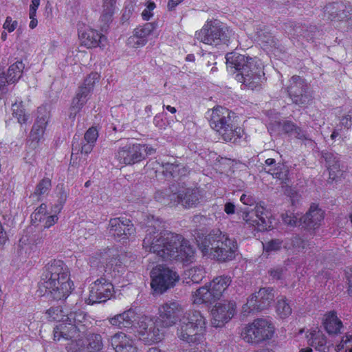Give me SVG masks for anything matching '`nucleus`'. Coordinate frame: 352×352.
I'll return each mask as SVG.
<instances>
[{
	"instance_id": "f257e3e1",
	"label": "nucleus",
	"mask_w": 352,
	"mask_h": 352,
	"mask_svg": "<svg viewBox=\"0 0 352 352\" xmlns=\"http://www.w3.org/2000/svg\"><path fill=\"white\" fill-rule=\"evenodd\" d=\"M161 224L160 219L154 216L148 217L143 248L163 261H191L195 252L189 242L179 234L162 230Z\"/></svg>"
},
{
	"instance_id": "f03ea898",
	"label": "nucleus",
	"mask_w": 352,
	"mask_h": 352,
	"mask_svg": "<svg viewBox=\"0 0 352 352\" xmlns=\"http://www.w3.org/2000/svg\"><path fill=\"white\" fill-rule=\"evenodd\" d=\"M182 312L183 308L178 302L168 301L160 306L158 320L166 328L173 326L179 319L177 329V337L188 344L200 343L206 328L205 317L199 311L189 310L179 318Z\"/></svg>"
},
{
	"instance_id": "7ed1b4c3",
	"label": "nucleus",
	"mask_w": 352,
	"mask_h": 352,
	"mask_svg": "<svg viewBox=\"0 0 352 352\" xmlns=\"http://www.w3.org/2000/svg\"><path fill=\"white\" fill-rule=\"evenodd\" d=\"M40 288H45V294L56 300L66 299L73 289L69 270L60 260H53L43 268L39 282Z\"/></svg>"
},
{
	"instance_id": "20e7f679",
	"label": "nucleus",
	"mask_w": 352,
	"mask_h": 352,
	"mask_svg": "<svg viewBox=\"0 0 352 352\" xmlns=\"http://www.w3.org/2000/svg\"><path fill=\"white\" fill-rule=\"evenodd\" d=\"M226 63L239 72L236 79L246 87L251 90L261 87L265 74L259 60L234 52L226 54Z\"/></svg>"
},
{
	"instance_id": "39448f33",
	"label": "nucleus",
	"mask_w": 352,
	"mask_h": 352,
	"mask_svg": "<svg viewBox=\"0 0 352 352\" xmlns=\"http://www.w3.org/2000/svg\"><path fill=\"white\" fill-rule=\"evenodd\" d=\"M198 247L204 256L225 262L235 257L237 243L219 229H214L204 237L198 236Z\"/></svg>"
},
{
	"instance_id": "423d86ee",
	"label": "nucleus",
	"mask_w": 352,
	"mask_h": 352,
	"mask_svg": "<svg viewBox=\"0 0 352 352\" xmlns=\"http://www.w3.org/2000/svg\"><path fill=\"white\" fill-rule=\"evenodd\" d=\"M236 121V114L222 107H217L212 110L209 120L210 126L224 141L234 144L238 142L243 133V130L237 126Z\"/></svg>"
},
{
	"instance_id": "0eeeda50",
	"label": "nucleus",
	"mask_w": 352,
	"mask_h": 352,
	"mask_svg": "<svg viewBox=\"0 0 352 352\" xmlns=\"http://www.w3.org/2000/svg\"><path fill=\"white\" fill-rule=\"evenodd\" d=\"M231 283L232 278L230 276H217L208 286L196 290L195 302L211 304L215 302L228 293Z\"/></svg>"
},
{
	"instance_id": "6e6552de",
	"label": "nucleus",
	"mask_w": 352,
	"mask_h": 352,
	"mask_svg": "<svg viewBox=\"0 0 352 352\" xmlns=\"http://www.w3.org/2000/svg\"><path fill=\"white\" fill-rule=\"evenodd\" d=\"M232 35V31L219 24L217 21H208L195 33L196 38L208 45L218 46L227 45Z\"/></svg>"
},
{
	"instance_id": "1a4fd4ad",
	"label": "nucleus",
	"mask_w": 352,
	"mask_h": 352,
	"mask_svg": "<svg viewBox=\"0 0 352 352\" xmlns=\"http://www.w3.org/2000/svg\"><path fill=\"white\" fill-rule=\"evenodd\" d=\"M274 327L267 319L258 318L248 324L242 333L243 340L250 344H257L270 340L274 335Z\"/></svg>"
},
{
	"instance_id": "9d476101",
	"label": "nucleus",
	"mask_w": 352,
	"mask_h": 352,
	"mask_svg": "<svg viewBox=\"0 0 352 352\" xmlns=\"http://www.w3.org/2000/svg\"><path fill=\"white\" fill-rule=\"evenodd\" d=\"M170 199L174 206L178 205L185 208L196 207L201 199L200 191L197 188L187 186L184 183H178L170 187Z\"/></svg>"
},
{
	"instance_id": "9b49d317",
	"label": "nucleus",
	"mask_w": 352,
	"mask_h": 352,
	"mask_svg": "<svg viewBox=\"0 0 352 352\" xmlns=\"http://www.w3.org/2000/svg\"><path fill=\"white\" fill-rule=\"evenodd\" d=\"M151 288L155 292L162 294L173 287L179 281L178 274L163 265H157L151 272Z\"/></svg>"
},
{
	"instance_id": "f8f14e48",
	"label": "nucleus",
	"mask_w": 352,
	"mask_h": 352,
	"mask_svg": "<svg viewBox=\"0 0 352 352\" xmlns=\"http://www.w3.org/2000/svg\"><path fill=\"white\" fill-rule=\"evenodd\" d=\"M286 90L292 102L299 107H305L313 100L308 83L299 76L294 75L289 79Z\"/></svg>"
},
{
	"instance_id": "ddd939ff",
	"label": "nucleus",
	"mask_w": 352,
	"mask_h": 352,
	"mask_svg": "<svg viewBox=\"0 0 352 352\" xmlns=\"http://www.w3.org/2000/svg\"><path fill=\"white\" fill-rule=\"evenodd\" d=\"M138 324L139 338L146 343L158 342L163 339L164 327L158 319L143 316L140 318Z\"/></svg>"
},
{
	"instance_id": "4468645a",
	"label": "nucleus",
	"mask_w": 352,
	"mask_h": 352,
	"mask_svg": "<svg viewBox=\"0 0 352 352\" xmlns=\"http://www.w3.org/2000/svg\"><path fill=\"white\" fill-rule=\"evenodd\" d=\"M113 292V285L104 278H100L90 285L89 295L86 302L89 305L106 302Z\"/></svg>"
},
{
	"instance_id": "2eb2a0df",
	"label": "nucleus",
	"mask_w": 352,
	"mask_h": 352,
	"mask_svg": "<svg viewBox=\"0 0 352 352\" xmlns=\"http://www.w3.org/2000/svg\"><path fill=\"white\" fill-rule=\"evenodd\" d=\"M239 212H241L243 220L257 231L263 232L270 227L271 222L261 206H256L254 210H251L246 208H241Z\"/></svg>"
},
{
	"instance_id": "dca6fc26",
	"label": "nucleus",
	"mask_w": 352,
	"mask_h": 352,
	"mask_svg": "<svg viewBox=\"0 0 352 352\" xmlns=\"http://www.w3.org/2000/svg\"><path fill=\"white\" fill-rule=\"evenodd\" d=\"M324 16L334 21H345L352 27V6L342 2H333L324 8Z\"/></svg>"
},
{
	"instance_id": "f3484780",
	"label": "nucleus",
	"mask_w": 352,
	"mask_h": 352,
	"mask_svg": "<svg viewBox=\"0 0 352 352\" xmlns=\"http://www.w3.org/2000/svg\"><path fill=\"white\" fill-rule=\"evenodd\" d=\"M141 144H127L120 147L115 157L122 164L133 165L143 160Z\"/></svg>"
},
{
	"instance_id": "a211bd4d",
	"label": "nucleus",
	"mask_w": 352,
	"mask_h": 352,
	"mask_svg": "<svg viewBox=\"0 0 352 352\" xmlns=\"http://www.w3.org/2000/svg\"><path fill=\"white\" fill-rule=\"evenodd\" d=\"M235 313L236 303L234 301L217 303L211 311L212 324L214 327H221L234 316Z\"/></svg>"
},
{
	"instance_id": "6ab92c4d",
	"label": "nucleus",
	"mask_w": 352,
	"mask_h": 352,
	"mask_svg": "<svg viewBox=\"0 0 352 352\" xmlns=\"http://www.w3.org/2000/svg\"><path fill=\"white\" fill-rule=\"evenodd\" d=\"M108 230L109 234L117 240L126 239L135 231L131 220L125 217L111 219L109 222Z\"/></svg>"
},
{
	"instance_id": "aec40b11",
	"label": "nucleus",
	"mask_w": 352,
	"mask_h": 352,
	"mask_svg": "<svg viewBox=\"0 0 352 352\" xmlns=\"http://www.w3.org/2000/svg\"><path fill=\"white\" fill-rule=\"evenodd\" d=\"M108 341L115 352H140L134 341L123 332L116 333Z\"/></svg>"
},
{
	"instance_id": "412c9836",
	"label": "nucleus",
	"mask_w": 352,
	"mask_h": 352,
	"mask_svg": "<svg viewBox=\"0 0 352 352\" xmlns=\"http://www.w3.org/2000/svg\"><path fill=\"white\" fill-rule=\"evenodd\" d=\"M138 318L137 313L134 309L130 308L121 314H116L107 318L109 324L120 329H129L134 326Z\"/></svg>"
},
{
	"instance_id": "4be33fe9",
	"label": "nucleus",
	"mask_w": 352,
	"mask_h": 352,
	"mask_svg": "<svg viewBox=\"0 0 352 352\" xmlns=\"http://www.w3.org/2000/svg\"><path fill=\"white\" fill-rule=\"evenodd\" d=\"M82 334L67 319L63 320L54 327L53 336L55 341L69 340L78 338Z\"/></svg>"
},
{
	"instance_id": "5701e85b",
	"label": "nucleus",
	"mask_w": 352,
	"mask_h": 352,
	"mask_svg": "<svg viewBox=\"0 0 352 352\" xmlns=\"http://www.w3.org/2000/svg\"><path fill=\"white\" fill-rule=\"evenodd\" d=\"M66 318L67 321L70 322L82 334L92 326L91 317L80 309L72 310Z\"/></svg>"
},
{
	"instance_id": "b1692460",
	"label": "nucleus",
	"mask_w": 352,
	"mask_h": 352,
	"mask_svg": "<svg viewBox=\"0 0 352 352\" xmlns=\"http://www.w3.org/2000/svg\"><path fill=\"white\" fill-rule=\"evenodd\" d=\"M322 157L324 159L329 170V179L336 180L342 175L343 170L340 168V159L338 153L327 151L322 153Z\"/></svg>"
},
{
	"instance_id": "393cba45",
	"label": "nucleus",
	"mask_w": 352,
	"mask_h": 352,
	"mask_svg": "<svg viewBox=\"0 0 352 352\" xmlns=\"http://www.w3.org/2000/svg\"><path fill=\"white\" fill-rule=\"evenodd\" d=\"M265 163L269 167L267 170L264 168L266 173L281 181L282 184H287L289 169L287 166L281 163H276L273 158L267 159Z\"/></svg>"
},
{
	"instance_id": "a878e982",
	"label": "nucleus",
	"mask_w": 352,
	"mask_h": 352,
	"mask_svg": "<svg viewBox=\"0 0 352 352\" xmlns=\"http://www.w3.org/2000/svg\"><path fill=\"white\" fill-rule=\"evenodd\" d=\"M324 219V212L316 206H311L309 211L300 220L307 229H316Z\"/></svg>"
},
{
	"instance_id": "bb28decb",
	"label": "nucleus",
	"mask_w": 352,
	"mask_h": 352,
	"mask_svg": "<svg viewBox=\"0 0 352 352\" xmlns=\"http://www.w3.org/2000/svg\"><path fill=\"white\" fill-rule=\"evenodd\" d=\"M308 343L320 352H328L327 338L320 330L314 329L307 335Z\"/></svg>"
},
{
	"instance_id": "cd10ccee",
	"label": "nucleus",
	"mask_w": 352,
	"mask_h": 352,
	"mask_svg": "<svg viewBox=\"0 0 352 352\" xmlns=\"http://www.w3.org/2000/svg\"><path fill=\"white\" fill-rule=\"evenodd\" d=\"M323 324L326 331L330 335L341 333V330L343 329L342 322L338 317L336 311H330L325 314Z\"/></svg>"
},
{
	"instance_id": "c85d7f7f",
	"label": "nucleus",
	"mask_w": 352,
	"mask_h": 352,
	"mask_svg": "<svg viewBox=\"0 0 352 352\" xmlns=\"http://www.w3.org/2000/svg\"><path fill=\"white\" fill-rule=\"evenodd\" d=\"M162 167L164 168L163 173L166 177L169 176L173 178H180L183 176H186L189 173V168L181 164L171 162L162 163Z\"/></svg>"
},
{
	"instance_id": "c756f323",
	"label": "nucleus",
	"mask_w": 352,
	"mask_h": 352,
	"mask_svg": "<svg viewBox=\"0 0 352 352\" xmlns=\"http://www.w3.org/2000/svg\"><path fill=\"white\" fill-rule=\"evenodd\" d=\"M82 45L87 48H92L99 46L103 36L97 31L93 29L86 30L79 36Z\"/></svg>"
},
{
	"instance_id": "7c9ffc66",
	"label": "nucleus",
	"mask_w": 352,
	"mask_h": 352,
	"mask_svg": "<svg viewBox=\"0 0 352 352\" xmlns=\"http://www.w3.org/2000/svg\"><path fill=\"white\" fill-rule=\"evenodd\" d=\"M155 26L152 23H146L144 25L134 30L132 39L138 46L144 45L146 43V38L154 30Z\"/></svg>"
},
{
	"instance_id": "2f4dec72",
	"label": "nucleus",
	"mask_w": 352,
	"mask_h": 352,
	"mask_svg": "<svg viewBox=\"0 0 352 352\" xmlns=\"http://www.w3.org/2000/svg\"><path fill=\"white\" fill-rule=\"evenodd\" d=\"M25 65L22 61H16L10 66L6 76L3 72H0V76H3V80L6 83H14L21 77Z\"/></svg>"
},
{
	"instance_id": "473e14b6",
	"label": "nucleus",
	"mask_w": 352,
	"mask_h": 352,
	"mask_svg": "<svg viewBox=\"0 0 352 352\" xmlns=\"http://www.w3.org/2000/svg\"><path fill=\"white\" fill-rule=\"evenodd\" d=\"M282 28L289 35L292 36L309 37L308 27L305 25L297 23L294 21L284 23Z\"/></svg>"
},
{
	"instance_id": "72a5a7b5",
	"label": "nucleus",
	"mask_w": 352,
	"mask_h": 352,
	"mask_svg": "<svg viewBox=\"0 0 352 352\" xmlns=\"http://www.w3.org/2000/svg\"><path fill=\"white\" fill-rule=\"evenodd\" d=\"M86 91H81L78 89L76 97L72 100V104L69 108V118L74 119L78 113L80 112L85 104L87 102L88 96L85 94Z\"/></svg>"
},
{
	"instance_id": "f704fd0d",
	"label": "nucleus",
	"mask_w": 352,
	"mask_h": 352,
	"mask_svg": "<svg viewBox=\"0 0 352 352\" xmlns=\"http://www.w3.org/2000/svg\"><path fill=\"white\" fill-rule=\"evenodd\" d=\"M117 0H103V10L100 16L101 21L104 23L102 30H106L110 22L116 8Z\"/></svg>"
},
{
	"instance_id": "c9c22d12",
	"label": "nucleus",
	"mask_w": 352,
	"mask_h": 352,
	"mask_svg": "<svg viewBox=\"0 0 352 352\" xmlns=\"http://www.w3.org/2000/svg\"><path fill=\"white\" fill-rule=\"evenodd\" d=\"M274 290L272 287H263L259 289L256 293V296L258 299V307H261L262 310L268 307L274 300Z\"/></svg>"
},
{
	"instance_id": "e433bc0d",
	"label": "nucleus",
	"mask_w": 352,
	"mask_h": 352,
	"mask_svg": "<svg viewBox=\"0 0 352 352\" xmlns=\"http://www.w3.org/2000/svg\"><path fill=\"white\" fill-rule=\"evenodd\" d=\"M51 187V180L49 178H43L36 184L34 192L31 194L30 197L33 201H41L43 197L48 194Z\"/></svg>"
},
{
	"instance_id": "4c0bfd02",
	"label": "nucleus",
	"mask_w": 352,
	"mask_h": 352,
	"mask_svg": "<svg viewBox=\"0 0 352 352\" xmlns=\"http://www.w3.org/2000/svg\"><path fill=\"white\" fill-rule=\"evenodd\" d=\"M47 124V116L38 117L36 121L34 124L30 132V138L33 141L38 142L41 137L43 135L45 126Z\"/></svg>"
},
{
	"instance_id": "58836bf2",
	"label": "nucleus",
	"mask_w": 352,
	"mask_h": 352,
	"mask_svg": "<svg viewBox=\"0 0 352 352\" xmlns=\"http://www.w3.org/2000/svg\"><path fill=\"white\" fill-rule=\"evenodd\" d=\"M56 193L57 203L53 206V211L55 213H59L67 201L68 190L63 184H58L56 187Z\"/></svg>"
},
{
	"instance_id": "ea45409f",
	"label": "nucleus",
	"mask_w": 352,
	"mask_h": 352,
	"mask_svg": "<svg viewBox=\"0 0 352 352\" xmlns=\"http://www.w3.org/2000/svg\"><path fill=\"white\" fill-rule=\"evenodd\" d=\"M102 348V338L100 334L92 333L88 336L86 344L87 352H98Z\"/></svg>"
},
{
	"instance_id": "a19ab883",
	"label": "nucleus",
	"mask_w": 352,
	"mask_h": 352,
	"mask_svg": "<svg viewBox=\"0 0 352 352\" xmlns=\"http://www.w3.org/2000/svg\"><path fill=\"white\" fill-rule=\"evenodd\" d=\"M288 241L289 243L287 242V245H289V248H293L298 252H301L307 248H310L311 245L308 240L303 239L299 235L293 236Z\"/></svg>"
},
{
	"instance_id": "79ce46f5",
	"label": "nucleus",
	"mask_w": 352,
	"mask_h": 352,
	"mask_svg": "<svg viewBox=\"0 0 352 352\" xmlns=\"http://www.w3.org/2000/svg\"><path fill=\"white\" fill-rule=\"evenodd\" d=\"M12 115L21 126L26 124L30 118V115L25 112V109L21 103L12 104Z\"/></svg>"
},
{
	"instance_id": "37998d69",
	"label": "nucleus",
	"mask_w": 352,
	"mask_h": 352,
	"mask_svg": "<svg viewBox=\"0 0 352 352\" xmlns=\"http://www.w3.org/2000/svg\"><path fill=\"white\" fill-rule=\"evenodd\" d=\"M276 312L278 315L285 318L288 317L292 314V308L287 302V300L285 296H280L277 298Z\"/></svg>"
},
{
	"instance_id": "c03bdc74",
	"label": "nucleus",
	"mask_w": 352,
	"mask_h": 352,
	"mask_svg": "<svg viewBox=\"0 0 352 352\" xmlns=\"http://www.w3.org/2000/svg\"><path fill=\"white\" fill-rule=\"evenodd\" d=\"M70 340L66 346L67 352H87L85 341L82 339L81 335Z\"/></svg>"
},
{
	"instance_id": "a18cd8bd",
	"label": "nucleus",
	"mask_w": 352,
	"mask_h": 352,
	"mask_svg": "<svg viewBox=\"0 0 352 352\" xmlns=\"http://www.w3.org/2000/svg\"><path fill=\"white\" fill-rule=\"evenodd\" d=\"M100 79V75L95 72L90 74L84 80L82 86L79 87V90L87 91L85 94L87 96L89 94L91 91L93 89L94 85L96 82H98Z\"/></svg>"
},
{
	"instance_id": "49530a36",
	"label": "nucleus",
	"mask_w": 352,
	"mask_h": 352,
	"mask_svg": "<svg viewBox=\"0 0 352 352\" xmlns=\"http://www.w3.org/2000/svg\"><path fill=\"white\" fill-rule=\"evenodd\" d=\"M256 294H252L248 298L247 303L243 307L244 312H254L261 311V307H258V299L256 298Z\"/></svg>"
},
{
	"instance_id": "de8ad7c7",
	"label": "nucleus",
	"mask_w": 352,
	"mask_h": 352,
	"mask_svg": "<svg viewBox=\"0 0 352 352\" xmlns=\"http://www.w3.org/2000/svg\"><path fill=\"white\" fill-rule=\"evenodd\" d=\"M337 352H352V334H346L337 345Z\"/></svg>"
},
{
	"instance_id": "09e8293b",
	"label": "nucleus",
	"mask_w": 352,
	"mask_h": 352,
	"mask_svg": "<svg viewBox=\"0 0 352 352\" xmlns=\"http://www.w3.org/2000/svg\"><path fill=\"white\" fill-rule=\"evenodd\" d=\"M48 318L51 320H56L60 322L66 317L65 312L60 307H52L46 311Z\"/></svg>"
},
{
	"instance_id": "8fccbe9b",
	"label": "nucleus",
	"mask_w": 352,
	"mask_h": 352,
	"mask_svg": "<svg viewBox=\"0 0 352 352\" xmlns=\"http://www.w3.org/2000/svg\"><path fill=\"white\" fill-rule=\"evenodd\" d=\"M171 189L170 188V192L168 193L166 191L158 190L155 194V199L157 201L162 203L165 206H169L170 207H173V204H172V200L170 199Z\"/></svg>"
},
{
	"instance_id": "3c124183",
	"label": "nucleus",
	"mask_w": 352,
	"mask_h": 352,
	"mask_svg": "<svg viewBox=\"0 0 352 352\" xmlns=\"http://www.w3.org/2000/svg\"><path fill=\"white\" fill-rule=\"evenodd\" d=\"M188 276L193 283H199L205 276V271L201 267H195L188 271Z\"/></svg>"
},
{
	"instance_id": "603ef678",
	"label": "nucleus",
	"mask_w": 352,
	"mask_h": 352,
	"mask_svg": "<svg viewBox=\"0 0 352 352\" xmlns=\"http://www.w3.org/2000/svg\"><path fill=\"white\" fill-rule=\"evenodd\" d=\"M278 124L281 131L284 133L287 134L289 135H292L294 130L297 126V125L295 123L288 120L283 121L282 122H280L278 123Z\"/></svg>"
},
{
	"instance_id": "864d4df0",
	"label": "nucleus",
	"mask_w": 352,
	"mask_h": 352,
	"mask_svg": "<svg viewBox=\"0 0 352 352\" xmlns=\"http://www.w3.org/2000/svg\"><path fill=\"white\" fill-rule=\"evenodd\" d=\"M98 137V132L96 128L90 127L85 133L84 140L86 142L95 144Z\"/></svg>"
},
{
	"instance_id": "5fc2aeb1",
	"label": "nucleus",
	"mask_w": 352,
	"mask_h": 352,
	"mask_svg": "<svg viewBox=\"0 0 352 352\" xmlns=\"http://www.w3.org/2000/svg\"><path fill=\"white\" fill-rule=\"evenodd\" d=\"M211 221L210 218L201 214H196L192 218V222L196 226H209Z\"/></svg>"
},
{
	"instance_id": "6e6d98bb",
	"label": "nucleus",
	"mask_w": 352,
	"mask_h": 352,
	"mask_svg": "<svg viewBox=\"0 0 352 352\" xmlns=\"http://www.w3.org/2000/svg\"><path fill=\"white\" fill-rule=\"evenodd\" d=\"M283 241L280 239H272L264 245L266 252L277 251L282 247Z\"/></svg>"
},
{
	"instance_id": "4d7b16f0",
	"label": "nucleus",
	"mask_w": 352,
	"mask_h": 352,
	"mask_svg": "<svg viewBox=\"0 0 352 352\" xmlns=\"http://www.w3.org/2000/svg\"><path fill=\"white\" fill-rule=\"evenodd\" d=\"M292 135H294L296 138L300 140H310L309 134L307 132L303 129H302L298 126H296V129L294 130Z\"/></svg>"
},
{
	"instance_id": "13d9d810",
	"label": "nucleus",
	"mask_w": 352,
	"mask_h": 352,
	"mask_svg": "<svg viewBox=\"0 0 352 352\" xmlns=\"http://www.w3.org/2000/svg\"><path fill=\"white\" fill-rule=\"evenodd\" d=\"M285 270L281 267H276L269 270V274L274 280H280L282 278Z\"/></svg>"
},
{
	"instance_id": "bf43d9fd",
	"label": "nucleus",
	"mask_w": 352,
	"mask_h": 352,
	"mask_svg": "<svg viewBox=\"0 0 352 352\" xmlns=\"http://www.w3.org/2000/svg\"><path fill=\"white\" fill-rule=\"evenodd\" d=\"M58 219V217L56 214L50 215V216H45L43 219V227L45 228H49L53 225H54Z\"/></svg>"
},
{
	"instance_id": "052dcab7",
	"label": "nucleus",
	"mask_w": 352,
	"mask_h": 352,
	"mask_svg": "<svg viewBox=\"0 0 352 352\" xmlns=\"http://www.w3.org/2000/svg\"><path fill=\"white\" fill-rule=\"evenodd\" d=\"M240 200L243 204L250 206H254L256 204V199L254 197L250 194H243L241 196Z\"/></svg>"
},
{
	"instance_id": "680f3d73",
	"label": "nucleus",
	"mask_w": 352,
	"mask_h": 352,
	"mask_svg": "<svg viewBox=\"0 0 352 352\" xmlns=\"http://www.w3.org/2000/svg\"><path fill=\"white\" fill-rule=\"evenodd\" d=\"M17 26V21H12L10 16H8L3 24V28L7 30L9 32H13Z\"/></svg>"
},
{
	"instance_id": "e2e57ef3",
	"label": "nucleus",
	"mask_w": 352,
	"mask_h": 352,
	"mask_svg": "<svg viewBox=\"0 0 352 352\" xmlns=\"http://www.w3.org/2000/svg\"><path fill=\"white\" fill-rule=\"evenodd\" d=\"M283 221L284 223L287 225L295 226H296L297 222V218L294 217V215L288 214H283L282 215Z\"/></svg>"
},
{
	"instance_id": "0e129e2a",
	"label": "nucleus",
	"mask_w": 352,
	"mask_h": 352,
	"mask_svg": "<svg viewBox=\"0 0 352 352\" xmlns=\"http://www.w3.org/2000/svg\"><path fill=\"white\" fill-rule=\"evenodd\" d=\"M141 146H142L143 148V151L142 152L143 155V160L146 158V156L153 155L156 152V149L151 146L141 144Z\"/></svg>"
},
{
	"instance_id": "69168bd1",
	"label": "nucleus",
	"mask_w": 352,
	"mask_h": 352,
	"mask_svg": "<svg viewBox=\"0 0 352 352\" xmlns=\"http://www.w3.org/2000/svg\"><path fill=\"white\" fill-rule=\"evenodd\" d=\"M95 144H91L89 142H86L82 144L80 148V152L82 153H85V155H88L91 152Z\"/></svg>"
},
{
	"instance_id": "338daca9",
	"label": "nucleus",
	"mask_w": 352,
	"mask_h": 352,
	"mask_svg": "<svg viewBox=\"0 0 352 352\" xmlns=\"http://www.w3.org/2000/svg\"><path fill=\"white\" fill-rule=\"evenodd\" d=\"M224 211L228 214H232L235 212V206L231 202H227L224 206Z\"/></svg>"
},
{
	"instance_id": "774afa93",
	"label": "nucleus",
	"mask_w": 352,
	"mask_h": 352,
	"mask_svg": "<svg viewBox=\"0 0 352 352\" xmlns=\"http://www.w3.org/2000/svg\"><path fill=\"white\" fill-rule=\"evenodd\" d=\"M184 0H169L168 2V9L170 11L175 10V7L182 3Z\"/></svg>"
}]
</instances>
